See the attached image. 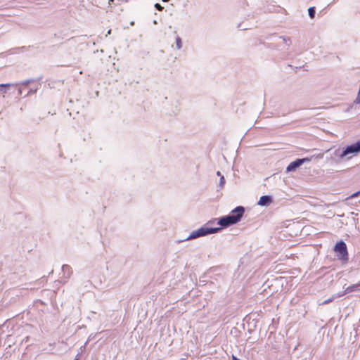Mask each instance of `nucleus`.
<instances>
[{"label": "nucleus", "instance_id": "7ed1b4c3", "mask_svg": "<svg viewBox=\"0 0 360 360\" xmlns=\"http://www.w3.org/2000/svg\"><path fill=\"white\" fill-rule=\"evenodd\" d=\"M360 151V141H358L354 144H352L346 148L342 152L341 156H346L349 153H358Z\"/></svg>", "mask_w": 360, "mask_h": 360}, {"label": "nucleus", "instance_id": "2eb2a0df", "mask_svg": "<svg viewBox=\"0 0 360 360\" xmlns=\"http://www.w3.org/2000/svg\"><path fill=\"white\" fill-rule=\"evenodd\" d=\"M75 360H79L77 358H76Z\"/></svg>", "mask_w": 360, "mask_h": 360}, {"label": "nucleus", "instance_id": "ddd939ff", "mask_svg": "<svg viewBox=\"0 0 360 360\" xmlns=\"http://www.w3.org/2000/svg\"><path fill=\"white\" fill-rule=\"evenodd\" d=\"M114 1V0H109V4H110L111 3H112Z\"/></svg>", "mask_w": 360, "mask_h": 360}, {"label": "nucleus", "instance_id": "9b49d317", "mask_svg": "<svg viewBox=\"0 0 360 360\" xmlns=\"http://www.w3.org/2000/svg\"><path fill=\"white\" fill-rule=\"evenodd\" d=\"M359 193H360V191L356 193H353L352 195H351V196L349 198H356L359 195Z\"/></svg>", "mask_w": 360, "mask_h": 360}, {"label": "nucleus", "instance_id": "423d86ee", "mask_svg": "<svg viewBox=\"0 0 360 360\" xmlns=\"http://www.w3.org/2000/svg\"><path fill=\"white\" fill-rule=\"evenodd\" d=\"M359 290H360V282L359 283L353 284L352 285L348 286L345 289V293H349Z\"/></svg>", "mask_w": 360, "mask_h": 360}, {"label": "nucleus", "instance_id": "0eeeda50", "mask_svg": "<svg viewBox=\"0 0 360 360\" xmlns=\"http://www.w3.org/2000/svg\"><path fill=\"white\" fill-rule=\"evenodd\" d=\"M308 13H309V15L310 16L311 18H314V15H315V9L314 7H310L309 9H308Z\"/></svg>", "mask_w": 360, "mask_h": 360}, {"label": "nucleus", "instance_id": "4468645a", "mask_svg": "<svg viewBox=\"0 0 360 360\" xmlns=\"http://www.w3.org/2000/svg\"><path fill=\"white\" fill-rule=\"evenodd\" d=\"M163 1H168L169 0H162Z\"/></svg>", "mask_w": 360, "mask_h": 360}, {"label": "nucleus", "instance_id": "9d476101", "mask_svg": "<svg viewBox=\"0 0 360 360\" xmlns=\"http://www.w3.org/2000/svg\"><path fill=\"white\" fill-rule=\"evenodd\" d=\"M155 8H156L158 11H162V9H163V7H162L161 5H160L159 4H156L155 5Z\"/></svg>", "mask_w": 360, "mask_h": 360}, {"label": "nucleus", "instance_id": "f8f14e48", "mask_svg": "<svg viewBox=\"0 0 360 360\" xmlns=\"http://www.w3.org/2000/svg\"><path fill=\"white\" fill-rule=\"evenodd\" d=\"M9 86H11V84H0V89H1V88H3V87Z\"/></svg>", "mask_w": 360, "mask_h": 360}, {"label": "nucleus", "instance_id": "39448f33", "mask_svg": "<svg viewBox=\"0 0 360 360\" xmlns=\"http://www.w3.org/2000/svg\"><path fill=\"white\" fill-rule=\"evenodd\" d=\"M271 202V198L268 195H263L259 198L258 205L264 206L268 205Z\"/></svg>", "mask_w": 360, "mask_h": 360}, {"label": "nucleus", "instance_id": "1a4fd4ad", "mask_svg": "<svg viewBox=\"0 0 360 360\" xmlns=\"http://www.w3.org/2000/svg\"><path fill=\"white\" fill-rule=\"evenodd\" d=\"M333 299H334V297H332L329 298L328 300H325L324 302H323L322 304H326L332 302L333 300Z\"/></svg>", "mask_w": 360, "mask_h": 360}, {"label": "nucleus", "instance_id": "f257e3e1", "mask_svg": "<svg viewBox=\"0 0 360 360\" xmlns=\"http://www.w3.org/2000/svg\"><path fill=\"white\" fill-rule=\"evenodd\" d=\"M245 210L242 206H238L236 209L231 211V213L229 216H226L219 219L217 221V224L220 226V227H210L209 226L214 224L217 220V219H214L210 220L205 226L200 228L199 229L193 231L188 239L196 238L200 236H204L210 233H214L218 232L222 228L229 226L230 225L236 224L238 222L241 217L244 214Z\"/></svg>", "mask_w": 360, "mask_h": 360}, {"label": "nucleus", "instance_id": "6e6552de", "mask_svg": "<svg viewBox=\"0 0 360 360\" xmlns=\"http://www.w3.org/2000/svg\"><path fill=\"white\" fill-rule=\"evenodd\" d=\"M176 47L178 49H181V40L179 37L176 38Z\"/></svg>", "mask_w": 360, "mask_h": 360}, {"label": "nucleus", "instance_id": "20e7f679", "mask_svg": "<svg viewBox=\"0 0 360 360\" xmlns=\"http://www.w3.org/2000/svg\"><path fill=\"white\" fill-rule=\"evenodd\" d=\"M306 160H307V159H305V158L297 159L296 160L290 162L286 168L287 172L295 171L296 169V168L300 167Z\"/></svg>", "mask_w": 360, "mask_h": 360}, {"label": "nucleus", "instance_id": "f03ea898", "mask_svg": "<svg viewBox=\"0 0 360 360\" xmlns=\"http://www.w3.org/2000/svg\"><path fill=\"white\" fill-rule=\"evenodd\" d=\"M334 251L335 252L336 255L339 259H341L344 262H347L348 260V252L347 245L345 242H338L334 248Z\"/></svg>", "mask_w": 360, "mask_h": 360}]
</instances>
